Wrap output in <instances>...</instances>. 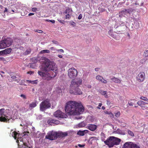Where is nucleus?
Returning a JSON list of instances; mask_svg holds the SVG:
<instances>
[{"label": "nucleus", "instance_id": "nucleus-1", "mask_svg": "<svg viewBox=\"0 0 148 148\" xmlns=\"http://www.w3.org/2000/svg\"><path fill=\"white\" fill-rule=\"evenodd\" d=\"M39 61L42 64V69L46 72L42 77L44 79L50 80L56 76L58 69L54 62L44 57H41Z\"/></svg>", "mask_w": 148, "mask_h": 148}, {"label": "nucleus", "instance_id": "nucleus-2", "mask_svg": "<svg viewBox=\"0 0 148 148\" xmlns=\"http://www.w3.org/2000/svg\"><path fill=\"white\" fill-rule=\"evenodd\" d=\"M65 110L69 115H79L83 113L84 108L81 102L71 101L67 103L65 108Z\"/></svg>", "mask_w": 148, "mask_h": 148}, {"label": "nucleus", "instance_id": "nucleus-3", "mask_svg": "<svg viewBox=\"0 0 148 148\" xmlns=\"http://www.w3.org/2000/svg\"><path fill=\"white\" fill-rule=\"evenodd\" d=\"M25 132L21 134L18 133L15 131L13 130L11 131L10 132V134L15 139H17L16 142L18 143L19 147H22L23 148H31L32 147L31 145L30 144L28 141H25L23 139V138H21V136H23L26 135Z\"/></svg>", "mask_w": 148, "mask_h": 148}, {"label": "nucleus", "instance_id": "nucleus-4", "mask_svg": "<svg viewBox=\"0 0 148 148\" xmlns=\"http://www.w3.org/2000/svg\"><path fill=\"white\" fill-rule=\"evenodd\" d=\"M12 119L11 113L7 110L0 109V121L1 122H10Z\"/></svg>", "mask_w": 148, "mask_h": 148}, {"label": "nucleus", "instance_id": "nucleus-5", "mask_svg": "<svg viewBox=\"0 0 148 148\" xmlns=\"http://www.w3.org/2000/svg\"><path fill=\"white\" fill-rule=\"evenodd\" d=\"M121 141V139L117 138L114 136H110L104 141V142L106 145L110 148L113 147L114 145L119 144Z\"/></svg>", "mask_w": 148, "mask_h": 148}, {"label": "nucleus", "instance_id": "nucleus-6", "mask_svg": "<svg viewBox=\"0 0 148 148\" xmlns=\"http://www.w3.org/2000/svg\"><path fill=\"white\" fill-rule=\"evenodd\" d=\"M51 106L49 100L46 99L43 101L40 104V110L41 111H44L46 109L49 108Z\"/></svg>", "mask_w": 148, "mask_h": 148}, {"label": "nucleus", "instance_id": "nucleus-7", "mask_svg": "<svg viewBox=\"0 0 148 148\" xmlns=\"http://www.w3.org/2000/svg\"><path fill=\"white\" fill-rule=\"evenodd\" d=\"M12 41L10 38H7L0 41V49H2L9 47L12 44Z\"/></svg>", "mask_w": 148, "mask_h": 148}, {"label": "nucleus", "instance_id": "nucleus-8", "mask_svg": "<svg viewBox=\"0 0 148 148\" xmlns=\"http://www.w3.org/2000/svg\"><path fill=\"white\" fill-rule=\"evenodd\" d=\"M82 84V79L81 78L77 77L73 79L71 82L70 87L71 89L76 87H79Z\"/></svg>", "mask_w": 148, "mask_h": 148}, {"label": "nucleus", "instance_id": "nucleus-9", "mask_svg": "<svg viewBox=\"0 0 148 148\" xmlns=\"http://www.w3.org/2000/svg\"><path fill=\"white\" fill-rule=\"evenodd\" d=\"M45 138L51 140L55 139L58 138V132L53 131L49 132L48 133Z\"/></svg>", "mask_w": 148, "mask_h": 148}, {"label": "nucleus", "instance_id": "nucleus-10", "mask_svg": "<svg viewBox=\"0 0 148 148\" xmlns=\"http://www.w3.org/2000/svg\"><path fill=\"white\" fill-rule=\"evenodd\" d=\"M77 71L74 68L70 69L68 71V75L70 78L71 79L75 78L77 75Z\"/></svg>", "mask_w": 148, "mask_h": 148}, {"label": "nucleus", "instance_id": "nucleus-11", "mask_svg": "<svg viewBox=\"0 0 148 148\" xmlns=\"http://www.w3.org/2000/svg\"><path fill=\"white\" fill-rule=\"evenodd\" d=\"M133 10L132 9H124L119 12V16L121 17L122 16L125 17V16H127L128 15L131 14Z\"/></svg>", "mask_w": 148, "mask_h": 148}, {"label": "nucleus", "instance_id": "nucleus-12", "mask_svg": "<svg viewBox=\"0 0 148 148\" xmlns=\"http://www.w3.org/2000/svg\"><path fill=\"white\" fill-rule=\"evenodd\" d=\"M69 92L70 93L74 95H81L82 94V92L78 87H75L72 89L70 88Z\"/></svg>", "mask_w": 148, "mask_h": 148}, {"label": "nucleus", "instance_id": "nucleus-13", "mask_svg": "<svg viewBox=\"0 0 148 148\" xmlns=\"http://www.w3.org/2000/svg\"><path fill=\"white\" fill-rule=\"evenodd\" d=\"M145 75L144 73L143 72H140L136 77L137 80L139 82H143L145 80Z\"/></svg>", "mask_w": 148, "mask_h": 148}, {"label": "nucleus", "instance_id": "nucleus-14", "mask_svg": "<svg viewBox=\"0 0 148 148\" xmlns=\"http://www.w3.org/2000/svg\"><path fill=\"white\" fill-rule=\"evenodd\" d=\"M58 138H63L68 135V134L71 133V131H68L65 132H62L61 131L57 132Z\"/></svg>", "mask_w": 148, "mask_h": 148}, {"label": "nucleus", "instance_id": "nucleus-15", "mask_svg": "<svg viewBox=\"0 0 148 148\" xmlns=\"http://www.w3.org/2000/svg\"><path fill=\"white\" fill-rule=\"evenodd\" d=\"M54 116L56 117L64 118V114L60 110H58L55 112L53 114Z\"/></svg>", "mask_w": 148, "mask_h": 148}, {"label": "nucleus", "instance_id": "nucleus-16", "mask_svg": "<svg viewBox=\"0 0 148 148\" xmlns=\"http://www.w3.org/2000/svg\"><path fill=\"white\" fill-rule=\"evenodd\" d=\"M110 80L112 81L110 82H114L116 83H120L121 82V80L120 79L114 76H113L112 77H110Z\"/></svg>", "mask_w": 148, "mask_h": 148}, {"label": "nucleus", "instance_id": "nucleus-17", "mask_svg": "<svg viewBox=\"0 0 148 148\" xmlns=\"http://www.w3.org/2000/svg\"><path fill=\"white\" fill-rule=\"evenodd\" d=\"M134 143L130 142H126L124 144L123 148H132Z\"/></svg>", "mask_w": 148, "mask_h": 148}, {"label": "nucleus", "instance_id": "nucleus-18", "mask_svg": "<svg viewBox=\"0 0 148 148\" xmlns=\"http://www.w3.org/2000/svg\"><path fill=\"white\" fill-rule=\"evenodd\" d=\"M97 126L96 125L94 124H88L87 126V128L89 130L94 131L97 129Z\"/></svg>", "mask_w": 148, "mask_h": 148}, {"label": "nucleus", "instance_id": "nucleus-19", "mask_svg": "<svg viewBox=\"0 0 148 148\" xmlns=\"http://www.w3.org/2000/svg\"><path fill=\"white\" fill-rule=\"evenodd\" d=\"M109 35L116 40H119L120 39V36L119 35H116L112 33V30H110L108 32Z\"/></svg>", "mask_w": 148, "mask_h": 148}, {"label": "nucleus", "instance_id": "nucleus-20", "mask_svg": "<svg viewBox=\"0 0 148 148\" xmlns=\"http://www.w3.org/2000/svg\"><path fill=\"white\" fill-rule=\"evenodd\" d=\"M47 122L49 124L51 125V123L58 125L59 124L60 122L59 121L54 120L52 119H50L48 120Z\"/></svg>", "mask_w": 148, "mask_h": 148}, {"label": "nucleus", "instance_id": "nucleus-21", "mask_svg": "<svg viewBox=\"0 0 148 148\" xmlns=\"http://www.w3.org/2000/svg\"><path fill=\"white\" fill-rule=\"evenodd\" d=\"M38 103L37 101H35L30 103L29 105V108L30 110L32 109L37 106Z\"/></svg>", "mask_w": 148, "mask_h": 148}, {"label": "nucleus", "instance_id": "nucleus-22", "mask_svg": "<svg viewBox=\"0 0 148 148\" xmlns=\"http://www.w3.org/2000/svg\"><path fill=\"white\" fill-rule=\"evenodd\" d=\"M89 131L87 130H84L83 131L79 130L77 133V134L81 136H83L85 134L88 133Z\"/></svg>", "mask_w": 148, "mask_h": 148}, {"label": "nucleus", "instance_id": "nucleus-23", "mask_svg": "<svg viewBox=\"0 0 148 148\" xmlns=\"http://www.w3.org/2000/svg\"><path fill=\"white\" fill-rule=\"evenodd\" d=\"M29 123L27 121H23L22 123L20 124V125L23 126H24V128L25 130L27 128V127L29 125Z\"/></svg>", "mask_w": 148, "mask_h": 148}, {"label": "nucleus", "instance_id": "nucleus-24", "mask_svg": "<svg viewBox=\"0 0 148 148\" xmlns=\"http://www.w3.org/2000/svg\"><path fill=\"white\" fill-rule=\"evenodd\" d=\"M114 133L116 134H118L123 135H125V133L123 130H120L119 129H118L116 130L114 132Z\"/></svg>", "mask_w": 148, "mask_h": 148}, {"label": "nucleus", "instance_id": "nucleus-25", "mask_svg": "<svg viewBox=\"0 0 148 148\" xmlns=\"http://www.w3.org/2000/svg\"><path fill=\"white\" fill-rule=\"evenodd\" d=\"M139 106L143 107V106L146 104H148V102H144L140 100L138 101L137 103Z\"/></svg>", "mask_w": 148, "mask_h": 148}, {"label": "nucleus", "instance_id": "nucleus-26", "mask_svg": "<svg viewBox=\"0 0 148 148\" xmlns=\"http://www.w3.org/2000/svg\"><path fill=\"white\" fill-rule=\"evenodd\" d=\"M44 135L43 133H41L39 131H37L35 137L37 138L42 137Z\"/></svg>", "mask_w": 148, "mask_h": 148}, {"label": "nucleus", "instance_id": "nucleus-27", "mask_svg": "<svg viewBox=\"0 0 148 148\" xmlns=\"http://www.w3.org/2000/svg\"><path fill=\"white\" fill-rule=\"evenodd\" d=\"M11 51L12 49L10 48H8L3 50L4 55L9 54L11 52Z\"/></svg>", "mask_w": 148, "mask_h": 148}, {"label": "nucleus", "instance_id": "nucleus-28", "mask_svg": "<svg viewBox=\"0 0 148 148\" xmlns=\"http://www.w3.org/2000/svg\"><path fill=\"white\" fill-rule=\"evenodd\" d=\"M99 92L101 95H104L105 97L107 98L108 97L107 91L100 90L99 91Z\"/></svg>", "mask_w": 148, "mask_h": 148}, {"label": "nucleus", "instance_id": "nucleus-29", "mask_svg": "<svg viewBox=\"0 0 148 148\" xmlns=\"http://www.w3.org/2000/svg\"><path fill=\"white\" fill-rule=\"evenodd\" d=\"M20 110L23 112H26L28 111V109L25 107H23L20 109Z\"/></svg>", "mask_w": 148, "mask_h": 148}, {"label": "nucleus", "instance_id": "nucleus-30", "mask_svg": "<svg viewBox=\"0 0 148 148\" xmlns=\"http://www.w3.org/2000/svg\"><path fill=\"white\" fill-rule=\"evenodd\" d=\"M85 125V123L83 122L78 124V126L79 128H80L84 127Z\"/></svg>", "mask_w": 148, "mask_h": 148}, {"label": "nucleus", "instance_id": "nucleus-31", "mask_svg": "<svg viewBox=\"0 0 148 148\" xmlns=\"http://www.w3.org/2000/svg\"><path fill=\"white\" fill-rule=\"evenodd\" d=\"M31 50L30 49H27L24 53V54L25 55H28L30 54L31 52Z\"/></svg>", "mask_w": 148, "mask_h": 148}, {"label": "nucleus", "instance_id": "nucleus-32", "mask_svg": "<svg viewBox=\"0 0 148 148\" xmlns=\"http://www.w3.org/2000/svg\"><path fill=\"white\" fill-rule=\"evenodd\" d=\"M101 139L102 141L104 142L105 138H106L105 135L103 133H101Z\"/></svg>", "mask_w": 148, "mask_h": 148}, {"label": "nucleus", "instance_id": "nucleus-33", "mask_svg": "<svg viewBox=\"0 0 148 148\" xmlns=\"http://www.w3.org/2000/svg\"><path fill=\"white\" fill-rule=\"evenodd\" d=\"M50 51L49 50H42L40 51V53H50Z\"/></svg>", "mask_w": 148, "mask_h": 148}, {"label": "nucleus", "instance_id": "nucleus-34", "mask_svg": "<svg viewBox=\"0 0 148 148\" xmlns=\"http://www.w3.org/2000/svg\"><path fill=\"white\" fill-rule=\"evenodd\" d=\"M135 100H132V101H129L128 102V104L130 106H132L134 105V103L135 102Z\"/></svg>", "mask_w": 148, "mask_h": 148}, {"label": "nucleus", "instance_id": "nucleus-35", "mask_svg": "<svg viewBox=\"0 0 148 148\" xmlns=\"http://www.w3.org/2000/svg\"><path fill=\"white\" fill-rule=\"evenodd\" d=\"M140 99H141L147 102H148V99L146 97H140Z\"/></svg>", "mask_w": 148, "mask_h": 148}, {"label": "nucleus", "instance_id": "nucleus-36", "mask_svg": "<svg viewBox=\"0 0 148 148\" xmlns=\"http://www.w3.org/2000/svg\"><path fill=\"white\" fill-rule=\"evenodd\" d=\"M96 79L101 82V81H102L103 77L100 75H97L96 77Z\"/></svg>", "mask_w": 148, "mask_h": 148}, {"label": "nucleus", "instance_id": "nucleus-37", "mask_svg": "<svg viewBox=\"0 0 148 148\" xmlns=\"http://www.w3.org/2000/svg\"><path fill=\"white\" fill-rule=\"evenodd\" d=\"M128 133L129 135L132 136L133 137L134 136V133L133 132L130 130H128Z\"/></svg>", "mask_w": 148, "mask_h": 148}, {"label": "nucleus", "instance_id": "nucleus-38", "mask_svg": "<svg viewBox=\"0 0 148 148\" xmlns=\"http://www.w3.org/2000/svg\"><path fill=\"white\" fill-rule=\"evenodd\" d=\"M105 113L107 114H109L110 117H113V114L111 112H109L108 111H106L105 112Z\"/></svg>", "mask_w": 148, "mask_h": 148}, {"label": "nucleus", "instance_id": "nucleus-39", "mask_svg": "<svg viewBox=\"0 0 148 148\" xmlns=\"http://www.w3.org/2000/svg\"><path fill=\"white\" fill-rule=\"evenodd\" d=\"M45 73H44L43 72L41 71H38V74L42 77L44 76Z\"/></svg>", "mask_w": 148, "mask_h": 148}, {"label": "nucleus", "instance_id": "nucleus-40", "mask_svg": "<svg viewBox=\"0 0 148 148\" xmlns=\"http://www.w3.org/2000/svg\"><path fill=\"white\" fill-rule=\"evenodd\" d=\"M70 13V10L69 9H66L64 12V14H69Z\"/></svg>", "mask_w": 148, "mask_h": 148}, {"label": "nucleus", "instance_id": "nucleus-41", "mask_svg": "<svg viewBox=\"0 0 148 148\" xmlns=\"http://www.w3.org/2000/svg\"><path fill=\"white\" fill-rule=\"evenodd\" d=\"M25 82V80H21V81L19 83V84L20 85H24L25 86H26V85L24 84Z\"/></svg>", "mask_w": 148, "mask_h": 148}, {"label": "nucleus", "instance_id": "nucleus-42", "mask_svg": "<svg viewBox=\"0 0 148 148\" xmlns=\"http://www.w3.org/2000/svg\"><path fill=\"white\" fill-rule=\"evenodd\" d=\"M71 15L70 14H67L65 16V18L66 19H69L71 17Z\"/></svg>", "mask_w": 148, "mask_h": 148}, {"label": "nucleus", "instance_id": "nucleus-43", "mask_svg": "<svg viewBox=\"0 0 148 148\" xmlns=\"http://www.w3.org/2000/svg\"><path fill=\"white\" fill-rule=\"evenodd\" d=\"M132 148H140L139 146L137 145L136 144L134 143Z\"/></svg>", "mask_w": 148, "mask_h": 148}, {"label": "nucleus", "instance_id": "nucleus-44", "mask_svg": "<svg viewBox=\"0 0 148 148\" xmlns=\"http://www.w3.org/2000/svg\"><path fill=\"white\" fill-rule=\"evenodd\" d=\"M50 49L52 51V52L54 53H55L56 51V50H57V49H55V48L53 47H52L50 48Z\"/></svg>", "mask_w": 148, "mask_h": 148}, {"label": "nucleus", "instance_id": "nucleus-45", "mask_svg": "<svg viewBox=\"0 0 148 148\" xmlns=\"http://www.w3.org/2000/svg\"><path fill=\"white\" fill-rule=\"evenodd\" d=\"M147 59L143 58L140 61V62L142 64L144 63L147 61Z\"/></svg>", "mask_w": 148, "mask_h": 148}, {"label": "nucleus", "instance_id": "nucleus-46", "mask_svg": "<svg viewBox=\"0 0 148 148\" xmlns=\"http://www.w3.org/2000/svg\"><path fill=\"white\" fill-rule=\"evenodd\" d=\"M145 54V56L147 57L148 56V50H146L144 52Z\"/></svg>", "mask_w": 148, "mask_h": 148}, {"label": "nucleus", "instance_id": "nucleus-47", "mask_svg": "<svg viewBox=\"0 0 148 148\" xmlns=\"http://www.w3.org/2000/svg\"><path fill=\"white\" fill-rule=\"evenodd\" d=\"M101 82L104 84H106L107 83V81L104 79L103 78V79H102V81H101Z\"/></svg>", "mask_w": 148, "mask_h": 148}, {"label": "nucleus", "instance_id": "nucleus-48", "mask_svg": "<svg viewBox=\"0 0 148 148\" xmlns=\"http://www.w3.org/2000/svg\"><path fill=\"white\" fill-rule=\"evenodd\" d=\"M38 82V80H36L34 81H32L31 84H37Z\"/></svg>", "mask_w": 148, "mask_h": 148}, {"label": "nucleus", "instance_id": "nucleus-49", "mask_svg": "<svg viewBox=\"0 0 148 148\" xmlns=\"http://www.w3.org/2000/svg\"><path fill=\"white\" fill-rule=\"evenodd\" d=\"M52 42H53V43L54 44H55L56 45H59V42L57 41H55V40H52Z\"/></svg>", "mask_w": 148, "mask_h": 148}, {"label": "nucleus", "instance_id": "nucleus-50", "mask_svg": "<svg viewBox=\"0 0 148 148\" xmlns=\"http://www.w3.org/2000/svg\"><path fill=\"white\" fill-rule=\"evenodd\" d=\"M20 96L22 97L23 99H27L26 96L23 94H21Z\"/></svg>", "mask_w": 148, "mask_h": 148}, {"label": "nucleus", "instance_id": "nucleus-51", "mask_svg": "<svg viewBox=\"0 0 148 148\" xmlns=\"http://www.w3.org/2000/svg\"><path fill=\"white\" fill-rule=\"evenodd\" d=\"M119 24L120 25V26H125L124 27H126V26H125V23L123 22L121 23H119Z\"/></svg>", "mask_w": 148, "mask_h": 148}, {"label": "nucleus", "instance_id": "nucleus-52", "mask_svg": "<svg viewBox=\"0 0 148 148\" xmlns=\"http://www.w3.org/2000/svg\"><path fill=\"white\" fill-rule=\"evenodd\" d=\"M56 51H60L61 53H64V51L63 49H59L56 50Z\"/></svg>", "mask_w": 148, "mask_h": 148}, {"label": "nucleus", "instance_id": "nucleus-53", "mask_svg": "<svg viewBox=\"0 0 148 148\" xmlns=\"http://www.w3.org/2000/svg\"><path fill=\"white\" fill-rule=\"evenodd\" d=\"M120 113L119 112H117L115 113V116L117 117H118L120 116Z\"/></svg>", "mask_w": 148, "mask_h": 148}, {"label": "nucleus", "instance_id": "nucleus-54", "mask_svg": "<svg viewBox=\"0 0 148 148\" xmlns=\"http://www.w3.org/2000/svg\"><path fill=\"white\" fill-rule=\"evenodd\" d=\"M34 60V63H36L37 62V61L38 60V58L36 59V58H33L32 59V60Z\"/></svg>", "mask_w": 148, "mask_h": 148}, {"label": "nucleus", "instance_id": "nucleus-55", "mask_svg": "<svg viewBox=\"0 0 148 148\" xmlns=\"http://www.w3.org/2000/svg\"><path fill=\"white\" fill-rule=\"evenodd\" d=\"M82 14H80L79 15V16L78 17V19L80 20L82 18Z\"/></svg>", "mask_w": 148, "mask_h": 148}, {"label": "nucleus", "instance_id": "nucleus-56", "mask_svg": "<svg viewBox=\"0 0 148 148\" xmlns=\"http://www.w3.org/2000/svg\"><path fill=\"white\" fill-rule=\"evenodd\" d=\"M5 58L3 57H0V61H5Z\"/></svg>", "mask_w": 148, "mask_h": 148}, {"label": "nucleus", "instance_id": "nucleus-57", "mask_svg": "<svg viewBox=\"0 0 148 148\" xmlns=\"http://www.w3.org/2000/svg\"><path fill=\"white\" fill-rule=\"evenodd\" d=\"M37 9L36 8H32V10L33 12H36Z\"/></svg>", "mask_w": 148, "mask_h": 148}, {"label": "nucleus", "instance_id": "nucleus-58", "mask_svg": "<svg viewBox=\"0 0 148 148\" xmlns=\"http://www.w3.org/2000/svg\"><path fill=\"white\" fill-rule=\"evenodd\" d=\"M78 146L79 147H84V145H81V144H78Z\"/></svg>", "mask_w": 148, "mask_h": 148}, {"label": "nucleus", "instance_id": "nucleus-59", "mask_svg": "<svg viewBox=\"0 0 148 148\" xmlns=\"http://www.w3.org/2000/svg\"><path fill=\"white\" fill-rule=\"evenodd\" d=\"M36 31L37 32L39 33H42L43 32V31L40 30H38Z\"/></svg>", "mask_w": 148, "mask_h": 148}, {"label": "nucleus", "instance_id": "nucleus-60", "mask_svg": "<svg viewBox=\"0 0 148 148\" xmlns=\"http://www.w3.org/2000/svg\"><path fill=\"white\" fill-rule=\"evenodd\" d=\"M33 73H34L32 71H29L27 72L28 74H30V75L33 74Z\"/></svg>", "mask_w": 148, "mask_h": 148}, {"label": "nucleus", "instance_id": "nucleus-61", "mask_svg": "<svg viewBox=\"0 0 148 148\" xmlns=\"http://www.w3.org/2000/svg\"><path fill=\"white\" fill-rule=\"evenodd\" d=\"M4 55L3 50L0 51V55Z\"/></svg>", "mask_w": 148, "mask_h": 148}, {"label": "nucleus", "instance_id": "nucleus-62", "mask_svg": "<svg viewBox=\"0 0 148 148\" xmlns=\"http://www.w3.org/2000/svg\"><path fill=\"white\" fill-rule=\"evenodd\" d=\"M87 87L89 88H91V86L90 85H88L87 86Z\"/></svg>", "mask_w": 148, "mask_h": 148}, {"label": "nucleus", "instance_id": "nucleus-63", "mask_svg": "<svg viewBox=\"0 0 148 148\" xmlns=\"http://www.w3.org/2000/svg\"><path fill=\"white\" fill-rule=\"evenodd\" d=\"M11 77L13 79H16V76L15 75L12 76Z\"/></svg>", "mask_w": 148, "mask_h": 148}, {"label": "nucleus", "instance_id": "nucleus-64", "mask_svg": "<svg viewBox=\"0 0 148 148\" xmlns=\"http://www.w3.org/2000/svg\"><path fill=\"white\" fill-rule=\"evenodd\" d=\"M75 24V23L74 22H73L71 23V25H72L73 27H74L75 26L74 24Z\"/></svg>", "mask_w": 148, "mask_h": 148}]
</instances>
